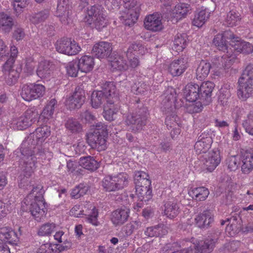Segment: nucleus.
<instances>
[{
    "mask_svg": "<svg viewBox=\"0 0 253 253\" xmlns=\"http://www.w3.org/2000/svg\"><path fill=\"white\" fill-rule=\"evenodd\" d=\"M213 43L219 50L225 52L213 62L219 69H229L236 60L238 53L250 54L253 51L251 43L241 40L230 30L216 35Z\"/></svg>",
    "mask_w": 253,
    "mask_h": 253,
    "instance_id": "obj_1",
    "label": "nucleus"
},
{
    "mask_svg": "<svg viewBox=\"0 0 253 253\" xmlns=\"http://www.w3.org/2000/svg\"><path fill=\"white\" fill-rule=\"evenodd\" d=\"M50 127L47 125L42 126L38 127L35 131L31 134L30 138H33L32 146L27 147L26 142H24L21 146V152L22 155L21 165L24 177L20 180V186H25L29 179L34 173L36 169L37 158L36 155H46L50 153L42 150L41 144L50 135ZM31 139H29V141Z\"/></svg>",
    "mask_w": 253,
    "mask_h": 253,
    "instance_id": "obj_2",
    "label": "nucleus"
},
{
    "mask_svg": "<svg viewBox=\"0 0 253 253\" xmlns=\"http://www.w3.org/2000/svg\"><path fill=\"white\" fill-rule=\"evenodd\" d=\"M102 90L94 91L91 96L92 107L98 108L105 101L107 104L113 105L118 101V94L113 82H106L103 84Z\"/></svg>",
    "mask_w": 253,
    "mask_h": 253,
    "instance_id": "obj_3",
    "label": "nucleus"
},
{
    "mask_svg": "<svg viewBox=\"0 0 253 253\" xmlns=\"http://www.w3.org/2000/svg\"><path fill=\"white\" fill-rule=\"evenodd\" d=\"M43 193L42 187L39 185L33 187L29 195L30 197H35L34 201L30 205V212L35 219L38 222L44 219L46 212L45 203L43 196Z\"/></svg>",
    "mask_w": 253,
    "mask_h": 253,
    "instance_id": "obj_4",
    "label": "nucleus"
},
{
    "mask_svg": "<svg viewBox=\"0 0 253 253\" xmlns=\"http://www.w3.org/2000/svg\"><path fill=\"white\" fill-rule=\"evenodd\" d=\"M129 183V177L126 172H120L114 175L105 176L101 181V186L106 192H115L126 187Z\"/></svg>",
    "mask_w": 253,
    "mask_h": 253,
    "instance_id": "obj_5",
    "label": "nucleus"
},
{
    "mask_svg": "<svg viewBox=\"0 0 253 253\" xmlns=\"http://www.w3.org/2000/svg\"><path fill=\"white\" fill-rule=\"evenodd\" d=\"M87 22L98 31H101L106 26L107 20H106V11L100 5L91 6L87 11Z\"/></svg>",
    "mask_w": 253,
    "mask_h": 253,
    "instance_id": "obj_6",
    "label": "nucleus"
},
{
    "mask_svg": "<svg viewBox=\"0 0 253 253\" xmlns=\"http://www.w3.org/2000/svg\"><path fill=\"white\" fill-rule=\"evenodd\" d=\"M147 114V109L143 107L135 113L127 115L125 122L128 129L134 132L142 130L146 124Z\"/></svg>",
    "mask_w": 253,
    "mask_h": 253,
    "instance_id": "obj_7",
    "label": "nucleus"
},
{
    "mask_svg": "<svg viewBox=\"0 0 253 253\" xmlns=\"http://www.w3.org/2000/svg\"><path fill=\"white\" fill-rule=\"evenodd\" d=\"M44 92V86L41 84H30L23 85L21 95L25 101H30L42 97Z\"/></svg>",
    "mask_w": 253,
    "mask_h": 253,
    "instance_id": "obj_8",
    "label": "nucleus"
},
{
    "mask_svg": "<svg viewBox=\"0 0 253 253\" xmlns=\"http://www.w3.org/2000/svg\"><path fill=\"white\" fill-rule=\"evenodd\" d=\"M39 119V112L36 107H33L28 109L20 116L15 124L17 129L23 130L31 126Z\"/></svg>",
    "mask_w": 253,
    "mask_h": 253,
    "instance_id": "obj_9",
    "label": "nucleus"
},
{
    "mask_svg": "<svg viewBox=\"0 0 253 253\" xmlns=\"http://www.w3.org/2000/svg\"><path fill=\"white\" fill-rule=\"evenodd\" d=\"M55 46L58 52L68 55H76L81 50L78 43L74 40L72 41L67 38H62L57 41Z\"/></svg>",
    "mask_w": 253,
    "mask_h": 253,
    "instance_id": "obj_10",
    "label": "nucleus"
},
{
    "mask_svg": "<svg viewBox=\"0 0 253 253\" xmlns=\"http://www.w3.org/2000/svg\"><path fill=\"white\" fill-rule=\"evenodd\" d=\"M244 78H240L238 80L237 95L240 99L245 100L253 95V79Z\"/></svg>",
    "mask_w": 253,
    "mask_h": 253,
    "instance_id": "obj_11",
    "label": "nucleus"
},
{
    "mask_svg": "<svg viewBox=\"0 0 253 253\" xmlns=\"http://www.w3.org/2000/svg\"><path fill=\"white\" fill-rule=\"evenodd\" d=\"M13 60L8 59L2 67V72L6 83L9 85L15 84L19 77V73L13 68Z\"/></svg>",
    "mask_w": 253,
    "mask_h": 253,
    "instance_id": "obj_12",
    "label": "nucleus"
},
{
    "mask_svg": "<svg viewBox=\"0 0 253 253\" xmlns=\"http://www.w3.org/2000/svg\"><path fill=\"white\" fill-rule=\"evenodd\" d=\"M221 161L220 152L217 149H214L204 156L203 168L209 172L212 171Z\"/></svg>",
    "mask_w": 253,
    "mask_h": 253,
    "instance_id": "obj_13",
    "label": "nucleus"
},
{
    "mask_svg": "<svg viewBox=\"0 0 253 253\" xmlns=\"http://www.w3.org/2000/svg\"><path fill=\"white\" fill-rule=\"evenodd\" d=\"M85 97L84 93L82 90L77 88L73 94L67 98L65 101V105L69 110H75L81 107L84 102Z\"/></svg>",
    "mask_w": 253,
    "mask_h": 253,
    "instance_id": "obj_14",
    "label": "nucleus"
},
{
    "mask_svg": "<svg viewBox=\"0 0 253 253\" xmlns=\"http://www.w3.org/2000/svg\"><path fill=\"white\" fill-rule=\"evenodd\" d=\"M221 232L218 230L212 238L207 239L204 241H200L194 244V248L196 253H210L213 250L215 241L218 239Z\"/></svg>",
    "mask_w": 253,
    "mask_h": 253,
    "instance_id": "obj_15",
    "label": "nucleus"
},
{
    "mask_svg": "<svg viewBox=\"0 0 253 253\" xmlns=\"http://www.w3.org/2000/svg\"><path fill=\"white\" fill-rule=\"evenodd\" d=\"M188 67L187 57H181L173 60L170 63L168 71L172 77H178L181 75Z\"/></svg>",
    "mask_w": 253,
    "mask_h": 253,
    "instance_id": "obj_16",
    "label": "nucleus"
},
{
    "mask_svg": "<svg viewBox=\"0 0 253 253\" xmlns=\"http://www.w3.org/2000/svg\"><path fill=\"white\" fill-rule=\"evenodd\" d=\"M82 216L85 215V221L92 225L97 226L100 224L98 220V212L95 207L91 203L88 202L84 206V209L81 210Z\"/></svg>",
    "mask_w": 253,
    "mask_h": 253,
    "instance_id": "obj_17",
    "label": "nucleus"
},
{
    "mask_svg": "<svg viewBox=\"0 0 253 253\" xmlns=\"http://www.w3.org/2000/svg\"><path fill=\"white\" fill-rule=\"evenodd\" d=\"M86 137L87 142L92 148L97 149L98 151H101L106 149V137L101 136L99 134L92 132H88Z\"/></svg>",
    "mask_w": 253,
    "mask_h": 253,
    "instance_id": "obj_18",
    "label": "nucleus"
},
{
    "mask_svg": "<svg viewBox=\"0 0 253 253\" xmlns=\"http://www.w3.org/2000/svg\"><path fill=\"white\" fill-rule=\"evenodd\" d=\"M0 240L12 246H17L19 238L17 233L11 228L7 226L0 227Z\"/></svg>",
    "mask_w": 253,
    "mask_h": 253,
    "instance_id": "obj_19",
    "label": "nucleus"
},
{
    "mask_svg": "<svg viewBox=\"0 0 253 253\" xmlns=\"http://www.w3.org/2000/svg\"><path fill=\"white\" fill-rule=\"evenodd\" d=\"M145 28L153 32H157L162 29V16L158 13L147 16L144 21Z\"/></svg>",
    "mask_w": 253,
    "mask_h": 253,
    "instance_id": "obj_20",
    "label": "nucleus"
},
{
    "mask_svg": "<svg viewBox=\"0 0 253 253\" xmlns=\"http://www.w3.org/2000/svg\"><path fill=\"white\" fill-rule=\"evenodd\" d=\"M130 210L126 207H122L113 211L111 220L115 226H120L126 222L129 216Z\"/></svg>",
    "mask_w": 253,
    "mask_h": 253,
    "instance_id": "obj_21",
    "label": "nucleus"
},
{
    "mask_svg": "<svg viewBox=\"0 0 253 253\" xmlns=\"http://www.w3.org/2000/svg\"><path fill=\"white\" fill-rule=\"evenodd\" d=\"M71 0H58L56 15L60 18L61 22L63 24H68V19L72 14L69 10V3Z\"/></svg>",
    "mask_w": 253,
    "mask_h": 253,
    "instance_id": "obj_22",
    "label": "nucleus"
},
{
    "mask_svg": "<svg viewBox=\"0 0 253 253\" xmlns=\"http://www.w3.org/2000/svg\"><path fill=\"white\" fill-rule=\"evenodd\" d=\"M112 50L111 45L109 42H101L96 43L93 46L92 53L98 58L109 57Z\"/></svg>",
    "mask_w": 253,
    "mask_h": 253,
    "instance_id": "obj_23",
    "label": "nucleus"
},
{
    "mask_svg": "<svg viewBox=\"0 0 253 253\" xmlns=\"http://www.w3.org/2000/svg\"><path fill=\"white\" fill-rule=\"evenodd\" d=\"M241 171L248 174L253 169V152L252 150L242 151L240 155Z\"/></svg>",
    "mask_w": 253,
    "mask_h": 253,
    "instance_id": "obj_24",
    "label": "nucleus"
},
{
    "mask_svg": "<svg viewBox=\"0 0 253 253\" xmlns=\"http://www.w3.org/2000/svg\"><path fill=\"white\" fill-rule=\"evenodd\" d=\"M57 106V100L54 98L51 99L47 102L41 115L39 116V118H40L43 123H47L53 118V114Z\"/></svg>",
    "mask_w": 253,
    "mask_h": 253,
    "instance_id": "obj_25",
    "label": "nucleus"
},
{
    "mask_svg": "<svg viewBox=\"0 0 253 253\" xmlns=\"http://www.w3.org/2000/svg\"><path fill=\"white\" fill-rule=\"evenodd\" d=\"M112 67L117 70H126L128 66L126 61L124 59L123 55L121 53L113 52L109 57Z\"/></svg>",
    "mask_w": 253,
    "mask_h": 253,
    "instance_id": "obj_26",
    "label": "nucleus"
},
{
    "mask_svg": "<svg viewBox=\"0 0 253 253\" xmlns=\"http://www.w3.org/2000/svg\"><path fill=\"white\" fill-rule=\"evenodd\" d=\"M78 65L81 72L88 73L91 71L95 64L94 59L92 56L83 55L78 60Z\"/></svg>",
    "mask_w": 253,
    "mask_h": 253,
    "instance_id": "obj_27",
    "label": "nucleus"
},
{
    "mask_svg": "<svg viewBox=\"0 0 253 253\" xmlns=\"http://www.w3.org/2000/svg\"><path fill=\"white\" fill-rule=\"evenodd\" d=\"M184 94L187 101L193 102L200 96L199 85L197 84H189L185 88Z\"/></svg>",
    "mask_w": 253,
    "mask_h": 253,
    "instance_id": "obj_28",
    "label": "nucleus"
},
{
    "mask_svg": "<svg viewBox=\"0 0 253 253\" xmlns=\"http://www.w3.org/2000/svg\"><path fill=\"white\" fill-rule=\"evenodd\" d=\"M212 139L210 136L200 135L194 145L197 154L205 153L211 147Z\"/></svg>",
    "mask_w": 253,
    "mask_h": 253,
    "instance_id": "obj_29",
    "label": "nucleus"
},
{
    "mask_svg": "<svg viewBox=\"0 0 253 253\" xmlns=\"http://www.w3.org/2000/svg\"><path fill=\"white\" fill-rule=\"evenodd\" d=\"M36 71L40 78L48 79L53 73L52 65L48 61H42L39 63Z\"/></svg>",
    "mask_w": 253,
    "mask_h": 253,
    "instance_id": "obj_30",
    "label": "nucleus"
},
{
    "mask_svg": "<svg viewBox=\"0 0 253 253\" xmlns=\"http://www.w3.org/2000/svg\"><path fill=\"white\" fill-rule=\"evenodd\" d=\"M197 226L202 228L208 227L213 221V214L210 211H204L195 219Z\"/></svg>",
    "mask_w": 253,
    "mask_h": 253,
    "instance_id": "obj_31",
    "label": "nucleus"
},
{
    "mask_svg": "<svg viewBox=\"0 0 253 253\" xmlns=\"http://www.w3.org/2000/svg\"><path fill=\"white\" fill-rule=\"evenodd\" d=\"M164 213L169 218L176 217L179 212V208L177 201L174 199H169L164 205Z\"/></svg>",
    "mask_w": 253,
    "mask_h": 253,
    "instance_id": "obj_32",
    "label": "nucleus"
},
{
    "mask_svg": "<svg viewBox=\"0 0 253 253\" xmlns=\"http://www.w3.org/2000/svg\"><path fill=\"white\" fill-rule=\"evenodd\" d=\"M241 20V15L236 10H231L227 13L224 20V25L228 27H234L238 25Z\"/></svg>",
    "mask_w": 253,
    "mask_h": 253,
    "instance_id": "obj_33",
    "label": "nucleus"
},
{
    "mask_svg": "<svg viewBox=\"0 0 253 253\" xmlns=\"http://www.w3.org/2000/svg\"><path fill=\"white\" fill-rule=\"evenodd\" d=\"M79 163L80 166L90 171H94L99 167L97 161L90 156L81 157Z\"/></svg>",
    "mask_w": 253,
    "mask_h": 253,
    "instance_id": "obj_34",
    "label": "nucleus"
},
{
    "mask_svg": "<svg viewBox=\"0 0 253 253\" xmlns=\"http://www.w3.org/2000/svg\"><path fill=\"white\" fill-rule=\"evenodd\" d=\"M66 129L72 134H78L83 130V126L80 122L76 119L69 118L65 124Z\"/></svg>",
    "mask_w": 253,
    "mask_h": 253,
    "instance_id": "obj_35",
    "label": "nucleus"
},
{
    "mask_svg": "<svg viewBox=\"0 0 253 253\" xmlns=\"http://www.w3.org/2000/svg\"><path fill=\"white\" fill-rule=\"evenodd\" d=\"M166 226L160 224L155 226L148 227L145 231V234L148 237H160L168 233Z\"/></svg>",
    "mask_w": 253,
    "mask_h": 253,
    "instance_id": "obj_36",
    "label": "nucleus"
},
{
    "mask_svg": "<svg viewBox=\"0 0 253 253\" xmlns=\"http://www.w3.org/2000/svg\"><path fill=\"white\" fill-rule=\"evenodd\" d=\"M54 238L58 243L61 244L59 245L58 248L60 251L67 250L72 246L71 243L66 239V235L62 230L56 231L54 235Z\"/></svg>",
    "mask_w": 253,
    "mask_h": 253,
    "instance_id": "obj_37",
    "label": "nucleus"
},
{
    "mask_svg": "<svg viewBox=\"0 0 253 253\" xmlns=\"http://www.w3.org/2000/svg\"><path fill=\"white\" fill-rule=\"evenodd\" d=\"M211 68L210 62L205 60H202L196 70L197 79L202 81L209 75Z\"/></svg>",
    "mask_w": 253,
    "mask_h": 253,
    "instance_id": "obj_38",
    "label": "nucleus"
},
{
    "mask_svg": "<svg viewBox=\"0 0 253 253\" xmlns=\"http://www.w3.org/2000/svg\"><path fill=\"white\" fill-rule=\"evenodd\" d=\"M208 189L205 187H199L192 189L189 192L190 195L195 200L203 201L206 199L209 195Z\"/></svg>",
    "mask_w": 253,
    "mask_h": 253,
    "instance_id": "obj_39",
    "label": "nucleus"
},
{
    "mask_svg": "<svg viewBox=\"0 0 253 253\" xmlns=\"http://www.w3.org/2000/svg\"><path fill=\"white\" fill-rule=\"evenodd\" d=\"M214 87L213 84L211 82L203 83L199 86L201 97L208 101L211 100V96Z\"/></svg>",
    "mask_w": 253,
    "mask_h": 253,
    "instance_id": "obj_40",
    "label": "nucleus"
},
{
    "mask_svg": "<svg viewBox=\"0 0 253 253\" xmlns=\"http://www.w3.org/2000/svg\"><path fill=\"white\" fill-rule=\"evenodd\" d=\"M50 15V10L48 8L32 14L29 18L32 23L38 24L44 22Z\"/></svg>",
    "mask_w": 253,
    "mask_h": 253,
    "instance_id": "obj_41",
    "label": "nucleus"
},
{
    "mask_svg": "<svg viewBox=\"0 0 253 253\" xmlns=\"http://www.w3.org/2000/svg\"><path fill=\"white\" fill-rule=\"evenodd\" d=\"M190 7L186 3H180L176 5L172 11V15L177 19L185 17L190 10Z\"/></svg>",
    "mask_w": 253,
    "mask_h": 253,
    "instance_id": "obj_42",
    "label": "nucleus"
},
{
    "mask_svg": "<svg viewBox=\"0 0 253 253\" xmlns=\"http://www.w3.org/2000/svg\"><path fill=\"white\" fill-rule=\"evenodd\" d=\"M1 30L4 33H9L11 30L14 23L10 16L4 13L0 14Z\"/></svg>",
    "mask_w": 253,
    "mask_h": 253,
    "instance_id": "obj_43",
    "label": "nucleus"
},
{
    "mask_svg": "<svg viewBox=\"0 0 253 253\" xmlns=\"http://www.w3.org/2000/svg\"><path fill=\"white\" fill-rule=\"evenodd\" d=\"M135 192L140 202H146L152 198V190L150 188L135 186Z\"/></svg>",
    "mask_w": 253,
    "mask_h": 253,
    "instance_id": "obj_44",
    "label": "nucleus"
},
{
    "mask_svg": "<svg viewBox=\"0 0 253 253\" xmlns=\"http://www.w3.org/2000/svg\"><path fill=\"white\" fill-rule=\"evenodd\" d=\"M141 223L138 221H133L124 226L121 229V236L123 237H127L132 234L135 230L140 227Z\"/></svg>",
    "mask_w": 253,
    "mask_h": 253,
    "instance_id": "obj_45",
    "label": "nucleus"
},
{
    "mask_svg": "<svg viewBox=\"0 0 253 253\" xmlns=\"http://www.w3.org/2000/svg\"><path fill=\"white\" fill-rule=\"evenodd\" d=\"M210 12L206 8L201 10L195 16L193 20V25L198 27H201L209 19Z\"/></svg>",
    "mask_w": 253,
    "mask_h": 253,
    "instance_id": "obj_46",
    "label": "nucleus"
},
{
    "mask_svg": "<svg viewBox=\"0 0 253 253\" xmlns=\"http://www.w3.org/2000/svg\"><path fill=\"white\" fill-rule=\"evenodd\" d=\"M127 17L125 19V24L130 26L136 22L139 14V7L130 8L128 9Z\"/></svg>",
    "mask_w": 253,
    "mask_h": 253,
    "instance_id": "obj_47",
    "label": "nucleus"
},
{
    "mask_svg": "<svg viewBox=\"0 0 253 253\" xmlns=\"http://www.w3.org/2000/svg\"><path fill=\"white\" fill-rule=\"evenodd\" d=\"M56 225L53 222H47L42 225L39 229L38 234L41 236H48L56 231Z\"/></svg>",
    "mask_w": 253,
    "mask_h": 253,
    "instance_id": "obj_48",
    "label": "nucleus"
},
{
    "mask_svg": "<svg viewBox=\"0 0 253 253\" xmlns=\"http://www.w3.org/2000/svg\"><path fill=\"white\" fill-rule=\"evenodd\" d=\"M188 43L187 36L185 34L177 35L174 41V46L177 51H182Z\"/></svg>",
    "mask_w": 253,
    "mask_h": 253,
    "instance_id": "obj_49",
    "label": "nucleus"
},
{
    "mask_svg": "<svg viewBox=\"0 0 253 253\" xmlns=\"http://www.w3.org/2000/svg\"><path fill=\"white\" fill-rule=\"evenodd\" d=\"M242 126L246 132L253 136V112H250L247 118L243 121Z\"/></svg>",
    "mask_w": 253,
    "mask_h": 253,
    "instance_id": "obj_50",
    "label": "nucleus"
},
{
    "mask_svg": "<svg viewBox=\"0 0 253 253\" xmlns=\"http://www.w3.org/2000/svg\"><path fill=\"white\" fill-rule=\"evenodd\" d=\"M226 162L228 169L230 171H235L239 168L241 164L240 156H231L227 158Z\"/></svg>",
    "mask_w": 253,
    "mask_h": 253,
    "instance_id": "obj_51",
    "label": "nucleus"
},
{
    "mask_svg": "<svg viewBox=\"0 0 253 253\" xmlns=\"http://www.w3.org/2000/svg\"><path fill=\"white\" fill-rule=\"evenodd\" d=\"M88 191V187L84 184H80L76 186L72 191L71 196L74 199H78L84 196Z\"/></svg>",
    "mask_w": 253,
    "mask_h": 253,
    "instance_id": "obj_52",
    "label": "nucleus"
},
{
    "mask_svg": "<svg viewBox=\"0 0 253 253\" xmlns=\"http://www.w3.org/2000/svg\"><path fill=\"white\" fill-rule=\"evenodd\" d=\"M229 87V85L225 84L223 87H221V93L218 98V103L223 106L227 105L228 103V100L230 97V93L227 88Z\"/></svg>",
    "mask_w": 253,
    "mask_h": 253,
    "instance_id": "obj_53",
    "label": "nucleus"
},
{
    "mask_svg": "<svg viewBox=\"0 0 253 253\" xmlns=\"http://www.w3.org/2000/svg\"><path fill=\"white\" fill-rule=\"evenodd\" d=\"M174 91L173 88L169 87L162 96L163 99V102L166 107L171 106L174 100Z\"/></svg>",
    "mask_w": 253,
    "mask_h": 253,
    "instance_id": "obj_54",
    "label": "nucleus"
},
{
    "mask_svg": "<svg viewBox=\"0 0 253 253\" xmlns=\"http://www.w3.org/2000/svg\"><path fill=\"white\" fill-rule=\"evenodd\" d=\"M93 129L92 132L99 134L101 136L106 137L108 133L107 126L102 122H98L92 126Z\"/></svg>",
    "mask_w": 253,
    "mask_h": 253,
    "instance_id": "obj_55",
    "label": "nucleus"
},
{
    "mask_svg": "<svg viewBox=\"0 0 253 253\" xmlns=\"http://www.w3.org/2000/svg\"><path fill=\"white\" fill-rule=\"evenodd\" d=\"M143 48V47L140 42H134L128 47L126 52V56H130L131 55L137 56V54L142 53V52L140 51L142 50Z\"/></svg>",
    "mask_w": 253,
    "mask_h": 253,
    "instance_id": "obj_56",
    "label": "nucleus"
},
{
    "mask_svg": "<svg viewBox=\"0 0 253 253\" xmlns=\"http://www.w3.org/2000/svg\"><path fill=\"white\" fill-rule=\"evenodd\" d=\"M79 67L78 63L74 61L70 62L66 66L67 74L72 77H77L80 70Z\"/></svg>",
    "mask_w": 253,
    "mask_h": 253,
    "instance_id": "obj_57",
    "label": "nucleus"
},
{
    "mask_svg": "<svg viewBox=\"0 0 253 253\" xmlns=\"http://www.w3.org/2000/svg\"><path fill=\"white\" fill-rule=\"evenodd\" d=\"M149 88V86L143 82L136 83L131 87L133 91L136 94L144 93L148 90Z\"/></svg>",
    "mask_w": 253,
    "mask_h": 253,
    "instance_id": "obj_58",
    "label": "nucleus"
},
{
    "mask_svg": "<svg viewBox=\"0 0 253 253\" xmlns=\"http://www.w3.org/2000/svg\"><path fill=\"white\" fill-rule=\"evenodd\" d=\"M118 111V107H115L114 105L111 106L109 107L108 109L104 110L103 112V116L106 120L112 121L115 119L114 116L116 114Z\"/></svg>",
    "mask_w": 253,
    "mask_h": 253,
    "instance_id": "obj_59",
    "label": "nucleus"
},
{
    "mask_svg": "<svg viewBox=\"0 0 253 253\" xmlns=\"http://www.w3.org/2000/svg\"><path fill=\"white\" fill-rule=\"evenodd\" d=\"M28 3V0H14L13 6L16 14H19L22 11V9L25 8Z\"/></svg>",
    "mask_w": 253,
    "mask_h": 253,
    "instance_id": "obj_60",
    "label": "nucleus"
},
{
    "mask_svg": "<svg viewBox=\"0 0 253 253\" xmlns=\"http://www.w3.org/2000/svg\"><path fill=\"white\" fill-rule=\"evenodd\" d=\"M149 179V175L144 171H138L135 172L134 181L135 186H141V181Z\"/></svg>",
    "mask_w": 253,
    "mask_h": 253,
    "instance_id": "obj_61",
    "label": "nucleus"
},
{
    "mask_svg": "<svg viewBox=\"0 0 253 253\" xmlns=\"http://www.w3.org/2000/svg\"><path fill=\"white\" fill-rule=\"evenodd\" d=\"M126 57L128 59V63H127L128 69L129 68L135 69L139 66L140 61L137 56L131 55L130 56H126Z\"/></svg>",
    "mask_w": 253,
    "mask_h": 253,
    "instance_id": "obj_62",
    "label": "nucleus"
},
{
    "mask_svg": "<svg viewBox=\"0 0 253 253\" xmlns=\"http://www.w3.org/2000/svg\"><path fill=\"white\" fill-rule=\"evenodd\" d=\"M245 80L253 79V63L249 64L244 70L242 76Z\"/></svg>",
    "mask_w": 253,
    "mask_h": 253,
    "instance_id": "obj_63",
    "label": "nucleus"
},
{
    "mask_svg": "<svg viewBox=\"0 0 253 253\" xmlns=\"http://www.w3.org/2000/svg\"><path fill=\"white\" fill-rule=\"evenodd\" d=\"M180 245L176 242L166 244L163 248V251L168 253L180 249Z\"/></svg>",
    "mask_w": 253,
    "mask_h": 253,
    "instance_id": "obj_64",
    "label": "nucleus"
}]
</instances>
